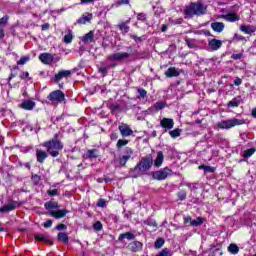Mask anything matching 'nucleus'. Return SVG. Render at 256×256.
I'll return each instance as SVG.
<instances>
[{
	"label": "nucleus",
	"instance_id": "obj_18",
	"mask_svg": "<svg viewBox=\"0 0 256 256\" xmlns=\"http://www.w3.org/2000/svg\"><path fill=\"white\" fill-rule=\"evenodd\" d=\"M35 102L33 100H25L21 103L20 107L21 109H24V111H33L35 109Z\"/></svg>",
	"mask_w": 256,
	"mask_h": 256
},
{
	"label": "nucleus",
	"instance_id": "obj_21",
	"mask_svg": "<svg viewBox=\"0 0 256 256\" xmlns=\"http://www.w3.org/2000/svg\"><path fill=\"white\" fill-rule=\"evenodd\" d=\"M17 209V202H11L0 208V213H9L10 211H15Z\"/></svg>",
	"mask_w": 256,
	"mask_h": 256
},
{
	"label": "nucleus",
	"instance_id": "obj_61",
	"mask_svg": "<svg viewBox=\"0 0 256 256\" xmlns=\"http://www.w3.org/2000/svg\"><path fill=\"white\" fill-rule=\"evenodd\" d=\"M110 139H111V141H117V139H119V133L113 131V132L110 134Z\"/></svg>",
	"mask_w": 256,
	"mask_h": 256
},
{
	"label": "nucleus",
	"instance_id": "obj_12",
	"mask_svg": "<svg viewBox=\"0 0 256 256\" xmlns=\"http://www.w3.org/2000/svg\"><path fill=\"white\" fill-rule=\"evenodd\" d=\"M38 59L39 61H41V63H43V65H51V63H53L54 58L53 54L44 52L38 56Z\"/></svg>",
	"mask_w": 256,
	"mask_h": 256
},
{
	"label": "nucleus",
	"instance_id": "obj_34",
	"mask_svg": "<svg viewBox=\"0 0 256 256\" xmlns=\"http://www.w3.org/2000/svg\"><path fill=\"white\" fill-rule=\"evenodd\" d=\"M169 135L172 139H177V137H181V129L176 128L174 130H170Z\"/></svg>",
	"mask_w": 256,
	"mask_h": 256
},
{
	"label": "nucleus",
	"instance_id": "obj_31",
	"mask_svg": "<svg viewBox=\"0 0 256 256\" xmlns=\"http://www.w3.org/2000/svg\"><path fill=\"white\" fill-rule=\"evenodd\" d=\"M126 145H129V140H127V139H119L117 141V143H116V148L118 149V151H121V149L126 147Z\"/></svg>",
	"mask_w": 256,
	"mask_h": 256
},
{
	"label": "nucleus",
	"instance_id": "obj_48",
	"mask_svg": "<svg viewBox=\"0 0 256 256\" xmlns=\"http://www.w3.org/2000/svg\"><path fill=\"white\" fill-rule=\"evenodd\" d=\"M156 256H171V250L164 248Z\"/></svg>",
	"mask_w": 256,
	"mask_h": 256
},
{
	"label": "nucleus",
	"instance_id": "obj_53",
	"mask_svg": "<svg viewBox=\"0 0 256 256\" xmlns=\"http://www.w3.org/2000/svg\"><path fill=\"white\" fill-rule=\"evenodd\" d=\"M32 181L34 185H39V182L41 181V176H39V174L32 175Z\"/></svg>",
	"mask_w": 256,
	"mask_h": 256
},
{
	"label": "nucleus",
	"instance_id": "obj_7",
	"mask_svg": "<svg viewBox=\"0 0 256 256\" xmlns=\"http://www.w3.org/2000/svg\"><path fill=\"white\" fill-rule=\"evenodd\" d=\"M47 99L51 103H63L65 101V93L61 90H54L49 93Z\"/></svg>",
	"mask_w": 256,
	"mask_h": 256
},
{
	"label": "nucleus",
	"instance_id": "obj_10",
	"mask_svg": "<svg viewBox=\"0 0 256 256\" xmlns=\"http://www.w3.org/2000/svg\"><path fill=\"white\" fill-rule=\"evenodd\" d=\"M160 127L167 133V131H171L175 127V121L173 118H163L160 120Z\"/></svg>",
	"mask_w": 256,
	"mask_h": 256
},
{
	"label": "nucleus",
	"instance_id": "obj_55",
	"mask_svg": "<svg viewBox=\"0 0 256 256\" xmlns=\"http://www.w3.org/2000/svg\"><path fill=\"white\" fill-rule=\"evenodd\" d=\"M130 39H133V41H135V43H141L143 42V38L142 37H138L135 34H131L130 35Z\"/></svg>",
	"mask_w": 256,
	"mask_h": 256
},
{
	"label": "nucleus",
	"instance_id": "obj_14",
	"mask_svg": "<svg viewBox=\"0 0 256 256\" xmlns=\"http://www.w3.org/2000/svg\"><path fill=\"white\" fill-rule=\"evenodd\" d=\"M69 213V210L67 209H58L56 211H50L49 215L50 217H54V219H63L64 217L67 216V214Z\"/></svg>",
	"mask_w": 256,
	"mask_h": 256
},
{
	"label": "nucleus",
	"instance_id": "obj_56",
	"mask_svg": "<svg viewBox=\"0 0 256 256\" xmlns=\"http://www.w3.org/2000/svg\"><path fill=\"white\" fill-rule=\"evenodd\" d=\"M144 225H148L149 227H157V222L155 220H146L144 221Z\"/></svg>",
	"mask_w": 256,
	"mask_h": 256
},
{
	"label": "nucleus",
	"instance_id": "obj_3",
	"mask_svg": "<svg viewBox=\"0 0 256 256\" xmlns=\"http://www.w3.org/2000/svg\"><path fill=\"white\" fill-rule=\"evenodd\" d=\"M127 51L129 52H117L107 57L108 61H123V59H141V53L133 46H127Z\"/></svg>",
	"mask_w": 256,
	"mask_h": 256
},
{
	"label": "nucleus",
	"instance_id": "obj_57",
	"mask_svg": "<svg viewBox=\"0 0 256 256\" xmlns=\"http://www.w3.org/2000/svg\"><path fill=\"white\" fill-rule=\"evenodd\" d=\"M121 5H129V0H118L115 3V7H121Z\"/></svg>",
	"mask_w": 256,
	"mask_h": 256
},
{
	"label": "nucleus",
	"instance_id": "obj_49",
	"mask_svg": "<svg viewBox=\"0 0 256 256\" xmlns=\"http://www.w3.org/2000/svg\"><path fill=\"white\" fill-rule=\"evenodd\" d=\"M98 73H101L103 77H107V73H108L107 67L105 66L98 67Z\"/></svg>",
	"mask_w": 256,
	"mask_h": 256
},
{
	"label": "nucleus",
	"instance_id": "obj_37",
	"mask_svg": "<svg viewBox=\"0 0 256 256\" xmlns=\"http://www.w3.org/2000/svg\"><path fill=\"white\" fill-rule=\"evenodd\" d=\"M138 96L137 99H145L147 98V90L143 88H137Z\"/></svg>",
	"mask_w": 256,
	"mask_h": 256
},
{
	"label": "nucleus",
	"instance_id": "obj_44",
	"mask_svg": "<svg viewBox=\"0 0 256 256\" xmlns=\"http://www.w3.org/2000/svg\"><path fill=\"white\" fill-rule=\"evenodd\" d=\"M177 197L180 201H185L187 199V191L180 190L177 194Z\"/></svg>",
	"mask_w": 256,
	"mask_h": 256
},
{
	"label": "nucleus",
	"instance_id": "obj_42",
	"mask_svg": "<svg viewBox=\"0 0 256 256\" xmlns=\"http://www.w3.org/2000/svg\"><path fill=\"white\" fill-rule=\"evenodd\" d=\"M31 61V57L23 56L17 61V65H25V63H29Z\"/></svg>",
	"mask_w": 256,
	"mask_h": 256
},
{
	"label": "nucleus",
	"instance_id": "obj_23",
	"mask_svg": "<svg viewBox=\"0 0 256 256\" xmlns=\"http://www.w3.org/2000/svg\"><path fill=\"white\" fill-rule=\"evenodd\" d=\"M61 206L59 205V202L55 200H50L46 203H44V209L47 211H51V209H59Z\"/></svg>",
	"mask_w": 256,
	"mask_h": 256
},
{
	"label": "nucleus",
	"instance_id": "obj_63",
	"mask_svg": "<svg viewBox=\"0 0 256 256\" xmlns=\"http://www.w3.org/2000/svg\"><path fill=\"white\" fill-rule=\"evenodd\" d=\"M243 83V79L236 77L234 79V85H236V87H239V85H241Z\"/></svg>",
	"mask_w": 256,
	"mask_h": 256
},
{
	"label": "nucleus",
	"instance_id": "obj_58",
	"mask_svg": "<svg viewBox=\"0 0 256 256\" xmlns=\"http://www.w3.org/2000/svg\"><path fill=\"white\" fill-rule=\"evenodd\" d=\"M56 231H65L67 230V225L60 223L55 227Z\"/></svg>",
	"mask_w": 256,
	"mask_h": 256
},
{
	"label": "nucleus",
	"instance_id": "obj_11",
	"mask_svg": "<svg viewBox=\"0 0 256 256\" xmlns=\"http://www.w3.org/2000/svg\"><path fill=\"white\" fill-rule=\"evenodd\" d=\"M220 19H224V21H227L228 23H237V21H241V16L235 12H230L228 14L221 15Z\"/></svg>",
	"mask_w": 256,
	"mask_h": 256
},
{
	"label": "nucleus",
	"instance_id": "obj_17",
	"mask_svg": "<svg viewBox=\"0 0 256 256\" xmlns=\"http://www.w3.org/2000/svg\"><path fill=\"white\" fill-rule=\"evenodd\" d=\"M34 239L35 241L45 243L46 245H54L53 240L43 234H35Z\"/></svg>",
	"mask_w": 256,
	"mask_h": 256
},
{
	"label": "nucleus",
	"instance_id": "obj_51",
	"mask_svg": "<svg viewBox=\"0 0 256 256\" xmlns=\"http://www.w3.org/2000/svg\"><path fill=\"white\" fill-rule=\"evenodd\" d=\"M8 21H9V16L5 15L2 18H0V25L5 28V25H7Z\"/></svg>",
	"mask_w": 256,
	"mask_h": 256
},
{
	"label": "nucleus",
	"instance_id": "obj_25",
	"mask_svg": "<svg viewBox=\"0 0 256 256\" xmlns=\"http://www.w3.org/2000/svg\"><path fill=\"white\" fill-rule=\"evenodd\" d=\"M91 19H93V14L92 13H85L82 15V17H80L77 20V23H79V25H85V23H89V21H91Z\"/></svg>",
	"mask_w": 256,
	"mask_h": 256
},
{
	"label": "nucleus",
	"instance_id": "obj_19",
	"mask_svg": "<svg viewBox=\"0 0 256 256\" xmlns=\"http://www.w3.org/2000/svg\"><path fill=\"white\" fill-rule=\"evenodd\" d=\"M164 75L168 78L171 79L173 77H179V75H181V73L179 72V70H177V68L175 67H170L167 69V71H165Z\"/></svg>",
	"mask_w": 256,
	"mask_h": 256
},
{
	"label": "nucleus",
	"instance_id": "obj_30",
	"mask_svg": "<svg viewBox=\"0 0 256 256\" xmlns=\"http://www.w3.org/2000/svg\"><path fill=\"white\" fill-rule=\"evenodd\" d=\"M198 169L204 171L205 174L207 173H215L216 168L213 166H208V165H200L198 166Z\"/></svg>",
	"mask_w": 256,
	"mask_h": 256
},
{
	"label": "nucleus",
	"instance_id": "obj_13",
	"mask_svg": "<svg viewBox=\"0 0 256 256\" xmlns=\"http://www.w3.org/2000/svg\"><path fill=\"white\" fill-rule=\"evenodd\" d=\"M208 47L211 49V51H219L221 47H223V41L219 39H211L208 41Z\"/></svg>",
	"mask_w": 256,
	"mask_h": 256
},
{
	"label": "nucleus",
	"instance_id": "obj_60",
	"mask_svg": "<svg viewBox=\"0 0 256 256\" xmlns=\"http://www.w3.org/2000/svg\"><path fill=\"white\" fill-rule=\"evenodd\" d=\"M51 227H53V220L51 219L46 220V222H44V228L49 229Z\"/></svg>",
	"mask_w": 256,
	"mask_h": 256
},
{
	"label": "nucleus",
	"instance_id": "obj_52",
	"mask_svg": "<svg viewBox=\"0 0 256 256\" xmlns=\"http://www.w3.org/2000/svg\"><path fill=\"white\" fill-rule=\"evenodd\" d=\"M73 41V34L69 33L64 36V43H72Z\"/></svg>",
	"mask_w": 256,
	"mask_h": 256
},
{
	"label": "nucleus",
	"instance_id": "obj_6",
	"mask_svg": "<svg viewBox=\"0 0 256 256\" xmlns=\"http://www.w3.org/2000/svg\"><path fill=\"white\" fill-rule=\"evenodd\" d=\"M173 175V170L169 167H165L158 171L152 172V178L156 181H165L167 177H171Z\"/></svg>",
	"mask_w": 256,
	"mask_h": 256
},
{
	"label": "nucleus",
	"instance_id": "obj_33",
	"mask_svg": "<svg viewBox=\"0 0 256 256\" xmlns=\"http://www.w3.org/2000/svg\"><path fill=\"white\" fill-rule=\"evenodd\" d=\"M203 223H205V218L198 217L197 219L192 220L191 227H201V225H203Z\"/></svg>",
	"mask_w": 256,
	"mask_h": 256
},
{
	"label": "nucleus",
	"instance_id": "obj_28",
	"mask_svg": "<svg viewBox=\"0 0 256 256\" xmlns=\"http://www.w3.org/2000/svg\"><path fill=\"white\" fill-rule=\"evenodd\" d=\"M240 31L246 35H251L252 33H255V28L251 25H241Z\"/></svg>",
	"mask_w": 256,
	"mask_h": 256
},
{
	"label": "nucleus",
	"instance_id": "obj_46",
	"mask_svg": "<svg viewBox=\"0 0 256 256\" xmlns=\"http://www.w3.org/2000/svg\"><path fill=\"white\" fill-rule=\"evenodd\" d=\"M94 231H103V223L101 221H97L93 224Z\"/></svg>",
	"mask_w": 256,
	"mask_h": 256
},
{
	"label": "nucleus",
	"instance_id": "obj_5",
	"mask_svg": "<svg viewBox=\"0 0 256 256\" xmlns=\"http://www.w3.org/2000/svg\"><path fill=\"white\" fill-rule=\"evenodd\" d=\"M239 125H245V119H228V120H222L221 122L217 123L218 129H233V127H237Z\"/></svg>",
	"mask_w": 256,
	"mask_h": 256
},
{
	"label": "nucleus",
	"instance_id": "obj_38",
	"mask_svg": "<svg viewBox=\"0 0 256 256\" xmlns=\"http://www.w3.org/2000/svg\"><path fill=\"white\" fill-rule=\"evenodd\" d=\"M129 159H131V158H129V156H125V155L121 156L118 159V163H119L120 167H125V165H127V161H129Z\"/></svg>",
	"mask_w": 256,
	"mask_h": 256
},
{
	"label": "nucleus",
	"instance_id": "obj_2",
	"mask_svg": "<svg viewBox=\"0 0 256 256\" xmlns=\"http://www.w3.org/2000/svg\"><path fill=\"white\" fill-rule=\"evenodd\" d=\"M184 19H193V17H203L207 15V5L202 2H190L183 10Z\"/></svg>",
	"mask_w": 256,
	"mask_h": 256
},
{
	"label": "nucleus",
	"instance_id": "obj_41",
	"mask_svg": "<svg viewBox=\"0 0 256 256\" xmlns=\"http://www.w3.org/2000/svg\"><path fill=\"white\" fill-rule=\"evenodd\" d=\"M240 104L241 102L237 98H234L227 103V107H239Z\"/></svg>",
	"mask_w": 256,
	"mask_h": 256
},
{
	"label": "nucleus",
	"instance_id": "obj_22",
	"mask_svg": "<svg viewBox=\"0 0 256 256\" xmlns=\"http://www.w3.org/2000/svg\"><path fill=\"white\" fill-rule=\"evenodd\" d=\"M82 42L84 43H95V31L90 30L82 37Z\"/></svg>",
	"mask_w": 256,
	"mask_h": 256
},
{
	"label": "nucleus",
	"instance_id": "obj_20",
	"mask_svg": "<svg viewBox=\"0 0 256 256\" xmlns=\"http://www.w3.org/2000/svg\"><path fill=\"white\" fill-rule=\"evenodd\" d=\"M211 29L215 31V33H223L225 30V23L223 22H212L210 25Z\"/></svg>",
	"mask_w": 256,
	"mask_h": 256
},
{
	"label": "nucleus",
	"instance_id": "obj_43",
	"mask_svg": "<svg viewBox=\"0 0 256 256\" xmlns=\"http://www.w3.org/2000/svg\"><path fill=\"white\" fill-rule=\"evenodd\" d=\"M96 207H101V209L107 208V200L100 198L96 204Z\"/></svg>",
	"mask_w": 256,
	"mask_h": 256
},
{
	"label": "nucleus",
	"instance_id": "obj_32",
	"mask_svg": "<svg viewBox=\"0 0 256 256\" xmlns=\"http://www.w3.org/2000/svg\"><path fill=\"white\" fill-rule=\"evenodd\" d=\"M137 21L147 23V14L145 12L135 13Z\"/></svg>",
	"mask_w": 256,
	"mask_h": 256
},
{
	"label": "nucleus",
	"instance_id": "obj_64",
	"mask_svg": "<svg viewBox=\"0 0 256 256\" xmlns=\"http://www.w3.org/2000/svg\"><path fill=\"white\" fill-rule=\"evenodd\" d=\"M5 38V28L0 25V39H4Z\"/></svg>",
	"mask_w": 256,
	"mask_h": 256
},
{
	"label": "nucleus",
	"instance_id": "obj_29",
	"mask_svg": "<svg viewBox=\"0 0 256 256\" xmlns=\"http://www.w3.org/2000/svg\"><path fill=\"white\" fill-rule=\"evenodd\" d=\"M87 159H97L99 157V150L97 149H90L86 152Z\"/></svg>",
	"mask_w": 256,
	"mask_h": 256
},
{
	"label": "nucleus",
	"instance_id": "obj_27",
	"mask_svg": "<svg viewBox=\"0 0 256 256\" xmlns=\"http://www.w3.org/2000/svg\"><path fill=\"white\" fill-rule=\"evenodd\" d=\"M57 240L64 245H69V235L65 232H59L57 235Z\"/></svg>",
	"mask_w": 256,
	"mask_h": 256
},
{
	"label": "nucleus",
	"instance_id": "obj_50",
	"mask_svg": "<svg viewBox=\"0 0 256 256\" xmlns=\"http://www.w3.org/2000/svg\"><path fill=\"white\" fill-rule=\"evenodd\" d=\"M19 78L22 79V80L28 79V81H31V79H33L32 77H29V72L28 71L22 72L20 74Z\"/></svg>",
	"mask_w": 256,
	"mask_h": 256
},
{
	"label": "nucleus",
	"instance_id": "obj_24",
	"mask_svg": "<svg viewBox=\"0 0 256 256\" xmlns=\"http://www.w3.org/2000/svg\"><path fill=\"white\" fill-rule=\"evenodd\" d=\"M163 161H165V154H163V151H158L157 157L154 161V167H161V165H163Z\"/></svg>",
	"mask_w": 256,
	"mask_h": 256
},
{
	"label": "nucleus",
	"instance_id": "obj_9",
	"mask_svg": "<svg viewBox=\"0 0 256 256\" xmlns=\"http://www.w3.org/2000/svg\"><path fill=\"white\" fill-rule=\"evenodd\" d=\"M118 131L123 138L131 137V135H133V129H131V126L123 122L119 124Z\"/></svg>",
	"mask_w": 256,
	"mask_h": 256
},
{
	"label": "nucleus",
	"instance_id": "obj_16",
	"mask_svg": "<svg viewBox=\"0 0 256 256\" xmlns=\"http://www.w3.org/2000/svg\"><path fill=\"white\" fill-rule=\"evenodd\" d=\"M128 248L130 251H132V253H139V251H142L143 249V243L135 240L129 243Z\"/></svg>",
	"mask_w": 256,
	"mask_h": 256
},
{
	"label": "nucleus",
	"instance_id": "obj_1",
	"mask_svg": "<svg viewBox=\"0 0 256 256\" xmlns=\"http://www.w3.org/2000/svg\"><path fill=\"white\" fill-rule=\"evenodd\" d=\"M42 146H44L47 152L43 149H36V160L37 163L43 165L45 163V159L49 157V154L52 157H59V151H63V142L59 138V133L54 134L53 138L43 142Z\"/></svg>",
	"mask_w": 256,
	"mask_h": 256
},
{
	"label": "nucleus",
	"instance_id": "obj_47",
	"mask_svg": "<svg viewBox=\"0 0 256 256\" xmlns=\"http://www.w3.org/2000/svg\"><path fill=\"white\" fill-rule=\"evenodd\" d=\"M47 195H49V197H59V190L58 189L47 190Z\"/></svg>",
	"mask_w": 256,
	"mask_h": 256
},
{
	"label": "nucleus",
	"instance_id": "obj_8",
	"mask_svg": "<svg viewBox=\"0 0 256 256\" xmlns=\"http://www.w3.org/2000/svg\"><path fill=\"white\" fill-rule=\"evenodd\" d=\"M73 73L72 70H62L59 71L57 74H55L54 76V82L57 83L59 85L60 89H63V83L61 82V79H67V77H69L71 74Z\"/></svg>",
	"mask_w": 256,
	"mask_h": 256
},
{
	"label": "nucleus",
	"instance_id": "obj_4",
	"mask_svg": "<svg viewBox=\"0 0 256 256\" xmlns=\"http://www.w3.org/2000/svg\"><path fill=\"white\" fill-rule=\"evenodd\" d=\"M151 167H153V156L149 155L142 157L141 161H139L131 171L132 173H137V175H139L141 173H145V171H149Z\"/></svg>",
	"mask_w": 256,
	"mask_h": 256
},
{
	"label": "nucleus",
	"instance_id": "obj_26",
	"mask_svg": "<svg viewBox=\"0 0 256 256\" xmlns=\"http://www.w3.org/2000/svg\"><path fill=\"white\" fill-rule=\"evenodd\" d=\"M124 239H127L128 241H133V239H135V234H133L132 232H125L120 234L118 237V241H120V243H123Z\"/></svg>",
	"mask_w": 256,
	"mask_h": 256
},
{
	"label": "nucleus",
	"instance_id": "obj_39",
	"mask_svg": "<svg viewBox=\"0 0 256 256\" xmlns=\"http://www.w3.org/2000/svg\"><path fill=\"white\" fill-rule=\"evenodd\" d=\"M256 149L255 148H249L247 150L244 151L243 157L245 159H249V157H251L254 153H255Z\"/></svg>",
	"mask_w": 256,
	"mask_h": 256
},
{
	"label": "nucleus",
	"instance_id": "obj_62",
	"mask_svg": "<svg viewBox=\"0 0 256 256\" xmlns=\"http://www.w3.org/2000/svg\"><path fill=\"white\" fill-rule=\"evenodd\" d=\"M95 3V0H80V5H93Z\"/></svg>",
	"mask_w": 256,
	"mask_h": 256
},
{
	"label": "nucleus",
	"instance_id": "obj_59",
	"mask_svg": "<svg viewBox=\"0 0 256 256\" xmlns=\"http://www.w3.org/2000/svg\"><path fill=\"white\" fill-rule=\"evenodd\" d=\"M231 59H234V61H239V59H243V53L232 54Z\"/></svg>",
	"mask_w": 256,
	"mask_h": 256
},
{
	"label": "nucleus",
	"instance_id": "obj_36",
	"mask_svg": "<svg viewBox=\"0 0 256 256\" xmlns=\"http://www.w3.org/2000/svg\"><path fill=\"white\" fill-rule=\"evenodd\" d=\"M229 253H232V255H237L239 253V246L237 244H230L228 246Z\"/></svg>",
	"mask_w": 256,
	"mask_h": 256
},
{
	"label": "nucleus",
	"instance_id": "obj_15",
	"mask_svg": "<svg viewBox=\"0 0 256 256\" xmlns=\"http://www.w3.org/2000/svg\"><path fill=\"white\" fill-rule=\"evenodd\" d=\"M131 23V18H128L126 21L120 22L116 27L121 31V33H129L131 27L129 26Z\"/></svg>",
	"mask_w": 256,
	"mask_h": 256
},
{
	"label": "nucleus",
	"instance_id": "obj_45",
	"mask_svg": "<svg viewBox=\"0 0 256 256\" xmlns=\"http://www.w3.org/2000/svg\"><path fill=\"white\" fill-rule=\"evenodd\" d=\"M125 157H128V159H131V156L134 154V150L131 147H126L124 150Z\"/></svg>",
	"mask_w": 256,
	"mask_h": 256
},
{
	"label": "nucleus",
	"instance_id": "obj_35",
	"mask_svg": "<svg viewBox=\"0 0 256 256\" xmlns=\"http://www.w3.org/2000/svg\"><path fill=\"white\" fill-rule=\"evenodd\" d=\"M167 107V102L158 101L154 104L155 111H161V109H165Z\"/></svg>",
	"mask_w": 256,
	"mask_h": 256
},
{
	"label": "nucleus",
	"instance_id": "obj_40",
	"mask_svg": "<svg viewBox=\"0 0 256 256\" xmlns=\"http://www.w3.org/2000/svg\"><path fill=\"white\" fill-rule=\"evenodd\" d=\"M163 245H165V239L163 238H158L155 243H154V247L156 249H161V247H163Z\"/></svg>",
	"mask_w": 256,
	"mask_h": 256
},
{
	"label": "nucleus",
	"instance_id": "obj_54",
	"mask_svg": "<svg viewBox=\"0 0 256 256\" xmlns=\"http://www.w3.org/2000/svg\"><path fill=\"white\" fill-rule=\"evenodd\" d=\"M184 225H189L191 227V223L193 222V218L191 216L183 217Z\"/></svg>",
	"mask_w": 256,
	"mask_h": 256
}]
</instances>
